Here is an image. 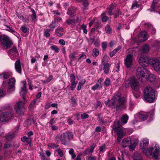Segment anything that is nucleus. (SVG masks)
I'll list each match as a JSON object with an SVG mask.
<instances>
[{
    "label": "nucleus",
    "mask_w": 160,
    "mask_h": 160,
    "mask_svg": "<svg viewBox=\"0 0 160 160\" xmlns=\"http://www.w3.org/2000/svg\"><path fill=\"white\" fill-rule=\"evenodd\" d=\"M48 146L49 148H51L53 149H54L58 147L59 146L54 143H49L48 145Z\"/></svg>",
    "instance_id": "37"
},
{
    "label": "nucleus",
    "mask_w": 160,
    "mask_h": 160,
    "mask_svg": "<svg viewBox=\"0 0 160 160\" xmlns=\"http://www.w3.org/2000/svg\"><path fill=\"white\" fill-rule=\"evenodd\" d=\"M151 59L147 57H141L139 59V63L141 66L145 67L148 66L149 64Z\"/></svg>",
    "instance_id": "11"
},
{
    "label": "nucleus",
    "mask_w": 160,
    "mask_h": 160,
    "mask_svg": "<svg viewBox=\"0 0 160 160\" xmlns=\"http://www.w3.org/2000/svg\"><path fill=\"white\" fill-rule=\"evenodd\" d=\"M113 101L109 104L111 107H114L117 112H119L122 109L125 108L124 99L118 95L114 96L112 98Z\"/></svg>",
    "instance_id": "2"
},
{
    "label": "nucleus",
    "mask_w": 160,
    "mask_h": 160,
    "mask_svg": "<svg viewBox=\"0 0 160 160\" xmlns=\"http://www.w3.org/2000/svg\"><path fill=\"white\" fill-rule=\"evenodd\" d=\"M140 157H141V158H142V156L141 155V154H140V153H135V154H134V156L133 158H136V159H139V158Z\"/></svg>",
    "instance_id": "59"
},
{
    "label": "nucleus",
    "mask_w": 160,
    "mask_h": 160,
    "mask_svg": "<svg viewBox=\"0 0 160 160\" xmlns=\"http://www.w3.org/2000/svg\"><path fill=\"white\" fill-rule=\"evenodd\" d=\"M115 4L112 3L107 8V13L109 15H111L114 14L112 10L115 8Z\"/></svg>",
    "instance_id": "21"
},
{
    "label": "nucleus",
    "mask_w": 160,
    "mask_h": 160,
    "mask_svg": "<svg viewBox=\"0 0 160 160\" xmlns=\"http://www.w3.org/2000/svg\"><path fill=\"white\" fill-rule=\"evenodd\" d=\"M105 144L102 145L100 147L99 150L100 152H103L105 148Z\"/></svg>",
    "instance_id": "55"
},
{
    "label": "nucleus",
    "mask_w": 160,
    "mask_h": 160,
    "mask_svg": "<svg viewBox=\"0 0 160 160\" xmlns=\"http://www.w3.org/2000/svg\"><path fill=\"white\" fill-rule=\"evenodd\" d=\"M15 65L16 71L18 73L21 74L22 73V69L20 60H17L15 63Z\"/></svg>",
    "instance_id": "18"
},
{
    "label": "nucleus",
    "mask_w": 160,
    "mask_h": 160,
    "mask_svg": "<svg viewBox=\"0 0 160 160\" xmlns=\"http://www.w3.org/2000/svg\"><path fill=\"white\" fill-rule=\"evenodd\" d=\"M154 114V111L152 110L149 112L148 113L147 116L149 117L150 118H152Z\"/></svg>",
    "instance_id": "49"
},
{
    "label": "nucleus",
    "mask_w": 160,
    "mask_h": 160,
    "mask_svg": "<svg viewBox=\"0 0 160 160\" xmlns=\"http://www.w3.org/2000/svg\"><path fill=\"white\" fill-rule=\"evenodd\" d=\"M50 30L49 29H47L44 32V35L46 37H48L50 36V34L49 33V32L50 31Z\"/></svg>",
    "instance_id": "53"
},
{
    "label": "nucleus",
    "mask_w": 160,
    "mask_h": 160,
    "mask_svg": "<svg viewBox=\"0 0 160 160\" xmlns=\"http://www.w3.org/2000/svg\"><path fill=\"white\" fill-rule=\"evenodd\" d=\"M132 57L130 54H128L125 60V64L128 68L130 67L132 65Z\"/></svg>",
    "instance_id": "14"
},
{
    "label": "nucleus",
    "mask_w": 160,
    "mask_h": 160,
    "mask_svg": "<svg viewBox=\"0 0 160 160\" xmlns=\"http://www.w3.org/2000/svg\"><path fill=\"white\" fill-rule=\"evenodd\" d=\"M18 53L17 48L15 46H14L13 48L8 51V54L10 56H13L16 53Z\"/></svg>",
    "instance_id": "20"
},
{
    "label": "nucleus",
    "mask_w": 160,
    "mask_h": 160,
    "mask_svg": "<svg viewBox=\"0 0 160 160\" xmlns=\"http://www.w3.org/2000/svg\"><path fill=\"white\" fill-rule=\"evenodd\" d=\"M23 84V86L22 87L21 90L20 92V94L23 100H25V95L27 92V89L26 88V82L25 80L23 81L22 82Z\"/></svg>",
    "instance_id": "13"
},
{
    "label": "nucleus",
    "mask_w": 160,
    "mask_h": 160,
    "mask_svg": "<svg viewBox=\"0 0 160 160\" xmlns=\"http://www.w3.org/2000/svg\"><path fill=\"white\" fill-rule=\"evenodd\" d=\"M0 117V122H2L12 118L13 117V114L11 112H4L1 114Z\"/></svg>",
    "instance_id": "9"
},
{
    "label": "nucleus",
    "mask_w": 160,
    "mask_h": 160,
    "mask_svg": "<svg viewBox=\"0 0 160 160\" xmlns=\"http://www.w3.org/2000/svg\"><path fill=\"white\" fill-rule=\"evenodd\" d=\"M24 102L19 101L15 106V109L17 114L19 115L24 114V104L26 102V99Z\"/></svg>",
    "instance_id": "8"
},
{
    "label": "nucleus",
    "mask_w": 160,
    "mask_h": 160,
    "mask_svg": "<svg viewBox=\"0 0 160 160\" xmlns=\"http://www.w3.org/2000/svg\"><path fill=\"white\" fill-rule=\"evenodd\" d=\"M5 26L7 27L6 30L8 31H9L11 32H15V31L12 29V27H11L7 25H5Z\"/></svg>",
    "instance_id": "51"
},
{
    "label": "nucleus",
    "mask_w": 160,
    "mask_h": 160,
    "mask_svg": "<svg viewBox=\"0 0 160 160\" xmlns=\"http://www.w3.org/2000/svg\"><path fill=\"white\" fill-rule=\"evenodd\" d=\"M138 117L142 120L144 121L147 119L148 117V116L147 115H144L141 113L139 114Z\"/></svg>",
    "instance_id": "33"
},
{
    "label": "nucleus",
    "mask_w": 160,
    "mask_h": 160,
    "mask_svg": "<svg viewBox=\"0 0 160 160\" xmlns=\"http://www.w3.org/2000/svg\"><path fill=\"white\" fill-rule=\"evenodd\" d=\"M105 30L106 32L108 34H111L112 32L111 29L110 27V26L109 25H106L105 28Z\"/></svg>",
    "instance_id": "36"
},
{
    "label": "nucleus",
    "mask_w": 160,
    "mask_h": 160,
    "mask_svg": "<svg viewBox=\"0 0 160 160\" xmlns=\"http://www.w3.org/2000/svg\"><path fill=\"white\" fill-rule=\"evenodd\" d=\"M122 145L124 148L129 147L130 149H131L132 146L131 138H128L123 139L122 141Z\"/></svg>",
    "instance_id": "15"
},
{
    "label": "nucleus",
    "mask_w": 160,
    "mask_h": 160,
    "mask_svg": "<svg viewBox=\"0 0 160 160\" xmlns=\"http://www.w3.org/2000/svg\"><path fill=\"white\" fill-rule=\"evenodd\" d=\"M73 138V134L72 132L69 131L62 133L60 135L57 136L55 140L57 142H61V143L65 145Z\"/></svg>",
    "instance_id": "3"
},
{
    "label": "nucleus",
    "mask_w": 160,
    "mask_h": 160,
    "mask_svg": "<svg viewBox=\"0 0 160 160\" xmlns=\"http://www.w3.org/2000/svg\"><path fill=\"white\" fill-rule=\"evenodd\" d=\"M82 29L83 30V32L87 34V31L86 29V26L85 25L83 24L82 26Z\"/></svg>",
    "instance_id": "61"
},
{
    "label": "nucleus",
    "mask_w": 160,
    "mask_h": 160,
    "mask_svg": "<svg viewBox=\"0 0 160 160\" xmlns=\"http://www.w3.org/2000/svg\"><path fill=\"white\" fill-rule=\"evenodd\" d=\"M5 95V92L2 88L0 89V97H3Z\"/></svg>",
    "instance_id": "54"
},
{
    "label": "nucleus",
    "mask_w": 160,
    "mask_h": 160,
    "mask_svg": "<svg viewBox=\"0 0 160 160\" xmlns=\"http://www.w3.org/2000/svg\"><path fill=\"white\" fill-rule=\"evenodd\" d=\"M64 29L61 27L57 28L55 31V33L58 37H61L62 36L63 34L62 33H60L59 32H63Z\"/></svg>",
    "instance_id": "26"
},
{
    "label": "nucleus",
    "mask_w": 160,
    "mask_h": 160,
    "mask_svg": "<svg viewBox=\"0 0 160 160\" xmlns=\"http://www.w3.org/2000/svg\"><path fill=\"white\" fill-rule=\"evenodd\" d=\"M107 42H103L102 43V49L104 51L105 50L106 48H107Z\"/></svg>",
    "instance_id": "57"
},
{
    "label": "nucleus",
    "mask_w": 160,
    "mask_h": 160,
    "mask_svg": "<svg viewBox=\"0 0 160 160\" xmlns=\"http://www.w3.org/2000/svg\"><path fill=\"white\" fill-rule=\"evenodd\" d=\"M11 146V144L9 143L6 142L4 144V148L6 149H8Z\"/></svg>",
    "instance_id": "64"
},
{
    "label": "nucleus",
    "mask_w": 160,
    "mask_h": 160,
    "mask_svg": "<svg viewBox=\"0 0 160 160\" xmlns=\"http://www.w3.org/2000/svg\"><path fill=\"white\" fill-rule=\"evenodd\" d=\"M69 153L71 155L72 159H73L75 158L76 156L74 153V150L72 148L69 149Z\"/></svg>",
    "instance_id": "38"
},
{
    "label": "nucleus",
    "mask_w": 160,
    "mask_h": 160,
    "mask_svg": "<svg viewBox=\"0 0 160 160\" xmlns=\"http://www.w3.org/2000/svg\"><path fill=\"white\" fill-rule=\"evenodd\" d=\"M88 115L86 113H83L81 115V117L82 119H85L88 118Z\"/></svg>",
    "instance_id": "60"
},
{
    "label": "nucleus",
    "mask_w": 160,
    "mask_h": 160,
    "mask_svg": "<svg viewBox=\"0 0 160 160\" xmlns=\"http://www.w3.org/2000/svg\"><path fill=\"white\" fill-rule=\"evenodd\" d=\"M36 103V101L35 100L31 102L29 105V108L31 110H32L34 109Z\"/></svg>",
    "instance_id": "40"
},
{
    "label": "nucleus",
    "mask_w": 160,
    "mask_h": 160,
    "mask_svg": "<svg viewBox=\"0 0 160 160\" xmlns=\"http://www.w3.org/2000/svg\"><path fill=\"white\" fill-rule=\"evenodd\" d=\"M15 136V135L14 134H8V135H7L6 136V139L8 140H10L11 139H12Z\"/></svg>",
    "instance_id": "39"
},
{
    "label": "nucleus",
    "mask_w": 160,
    "mask_h": 160,
    "mask_svg": "<svg viewBox=\"0 0 160 160\" xmlns=\"http://www.w3.org/2000/svg\"><path fill=\"white\" fill-rule=\"evenodd\" d=\"M149 50V47L148 44H146L143 45L141 49V52L142 54H146Z\"/></svg>",
    "instance_id": "22"
},
{
    "label": "nucleus",
    "mask_w": 160,
    "mask_h": 160,
    "mask_svg": "<svg viewBox=\"0 0 160 160\" xmlns=\"http://www.w3.org/2000/svg\"><path fill=\"white\" fill-rule=\"evenodd\" d=\"M99 53L98 50L97 48H94L92 50V56L94 57H96L98 56Z\"/></svg>",
    "instance_id": "32"
},
{
    "label": "nucleus",
    "mask_w": 160,
    "mask_h": 160,
    "mask_svg": "<svg viewBox=\"0 0 160 160\" xmlns=\"http://www.w3.org/2000/svg\"><path fill=\"white\" fill-rule=\"evenodd\" d=\"M28 83L29 85V88L30 90H32V81L31 80L28 79Z\"/></svg>",
    "instance_id": "63"
},
{
    "label": "nucleus",
    "mask_w": 160,
    "mask_h": 160,
    "mask_svg": "<svg viewBox=\"0 0 160 160\" xmlns=\"http://www.w3.org/2000/svg\"><path fill=\"white\" fill-rule=\"evenodd\" d=\"M9 77V75L8 72H4L0 74V78L3 79H6Z\"/></svg>",
    "instance_id": "30"
},
{
    "label": "nucleus",
    "mask_w": 160,
    "mask_h": 160,
    "mask_svg": "<svg viewBox=\"0 0 160 160\" xmlns=\"http://www.w3.org/2000/svg\"><path fill=\"white\" fill-rule=\"evenodd\" d=\"M141 35L143 38V42L146 41L148 39V32L146 31L141 32Z\"/></svg>",
    "instance_id": "29"
},
{
    "label": "nucleus",
    "mask_w": 160,
    "mask_h": 160,
    "mask_svg": "<svg viewBox=\"0 0 160 160\" xmlns=\"http://www.w3.org/2000/svg\"><path fill=\"white\" fill-rule=\"evenodd\" d=\"M0 40L1 43L7 49L10 48L12 45V42L9 38L7 37L2 36L1 37Z\"/></svg>",
    "instance_id": "10"
},
{
    "label": "nucleus",
    "mask_w": 160,
    "mask_h": 160,
    "mask_svg": "<svg viewBox=\"0 0 160 160\" xmlns=\"http://www.w3.org/2000/svg\"><path fill=\"white\" fill-rule=\"evenodd\" d=\"M77 81H75L74 82H71V89L72 90H74V88L76 87L77 84Z\"/></svg>",
    "instance_id": "48"
},
{
    "label": "nucleus",
    "mask_w": 160,
    "mask_h": 160,
    "mask_svg": "<svg viewBox=\"0 0 160 160\" xmlns=\"http://www.w3.org/2000/svg\"><path fill=\"white\" fill-rule=\"evenodd\" d=\"M77 52L75 51H74L72 53H71L69 55V58L70 60V62L72 63V61L74 60L76 58L75 55H76Z\"/></svg>",
    "instance_id": "27"
},
{
    "label": "nucleus",
    "mask_w": 160,
    "mask_h": 160,
    "mask_svg": "<svg viewBox=\"0 0 160 160\" xmlns=\"http://www.w3.org/2000/svg\"><path fill=\"white\" fill-rule=\"evenodd\" d=\"M105 14L106 13L104 12L101 15L102 17V21L103 22H106L108 19V17L106 16Z\"/></svg>",
    "instance_id": "43"
},
{
    "label": "nucleus",
    "mask_w": 160,
    "mask_h": 160,
    "mask_svg": "<svg viewBox=\"0 0 160 160\" xmlns=\"http://www.w3.org/2000/svg\"><path fill=\"white\" fill-rule=\"evenodd\" d=\"M85 82L86 81L85 79H83L79 82L78 86L77 88V90H78L79 91L81 89V86L84 84Z\"/></svg>",
    "instance_id": "31"
},
{
    "label": "nucleus",
    "mask_w": 160,
    "mask_h": 160,
    "mask_svg": "<svg viewBox=\"0 0 160 160\" xmlns=\"http://www.w3.org/2000/svg\"><path fill=\"white\" fill-rule=\"evenodd\" d=\"M102 79L100 78L97 82L96 85L92 88V89L93 90H95L102 88Z\"/></svg>",
    "instance_id": "16"
},
{
    "label": "nucleus",
    "mask_w": 160,
    "mask_h": 160,
    "mask_svg": "<svg viewBox=\"0 0 160 160\" xmlns=\"http://www.w3.org/2000/svg\"><path fill=\"white\" fill-rule=\"evenodd\" d=\"M15 83V79L12 78L9 79L8 82V88L9 89H12L13 90V87Z\"/></svg>",
    "instance_id": "24"
},
{
    "label": "nucleus",
    "mask_w": 160,
    "mask_h": 160,
    "mask_svg": "<svg viewBox=\"0 0 160 160\" xmlns=\"http://www.w3.org/2000/svg\"><path fill=\"white\" fill-rule=\"evenodd\" d=\"M104 72L106 74H108L110 70V65L108 63H106L103 67Z\"/></svg>",
    "instance_id": "28"
},
{
    "label": "nucleus",
    "mask_w": 160,
    "mask_h": 160,
    "mask_svg": "<svg viewBox=\"0 0 160 160\" xmlns=\"http://www.w3.org/2000/svg\"><path fill=\"white\" fill-rule=\"evenodd\" d=\"M56 25L55 24V22H52V23L50 24V30L52 31L55 28Z\"/></svg>",
    "instance_id": "46"
},
{
    "label": "nucleus",
    "mask_w": 160,
    "mask_h": 160,
    "mask_svg": "<svg viewBox=\"0 0 160 160\" xmlns=\"http://www.w3.org/2000/svg\"><path fill=\"white\" fill-rule=\"evenodd\" d=\"M146 78H147L148 80L152 82L154 80L155 77L153 74L151 73L148 71Z\"/></svg>",
    "instance_id": "23"
},
{
    "label": "nucleus",
    "mask_w": 160,
    "mask_h": 160,
    "mask_svg": "<svg viewBox=\"0 0 160 160\" xmlns=\"http://www.w3.org/2000/svg\"><path fill=\"white\" fill-rule=\"evenodd\" d=\"M128 116L127 114H124L122 115L119 118L118 121H120V122L122 124V125L126 124L128 122Z\"/></svg>",
    "instance_id": "17"
},
{
    "label": "nucleus",
    "mask_w": 160,
    "mask_h": 160,
    "mask_svg": "<svg viewBox=\"0 0 160 160\" xmlns=\"http://www.w3.org/2000/svg\"><path fill=\"white\" fill-rule=\"evenodd\" d=\"M148 144V140H143L142 144H140V149L142 150L144 153L145 152L146 155L147 156L149 155H151L153 158L155 159H158V158L160 155V151L159 150V148L156 146L154 148H148L147 150L145 149V148Z\"/></svg>",
    "instance_id": "1"
},
{
    "label": "nucleus",
    "mask_w": 160,
    "mask_h": 160,
    "mask_svg": "<svg viewBox=\"0 0 160 160\" xmlns=\"http://www.w3.org/2000/svg\"><path fill=\"white\" fill-rule=\"evenodd\" d=\"M154 69L158 72H160V62L156 58H153L151 61Z\"/></svg>",
    "instance_id": "12"
},
{
    "label": "nucleus",
    "mask_w": 160,
    "mask_h": 160,
    "mask_svg": "<svg viewBox=\"0 0 160 160\" xmlns=\"http://www.w3.org/2000/svg\"><path fill=\"white\" fill-rule=\"evenodd\" d=\"M71 102L73 104V106H75L76 105V99L73 97H72L71 99Z\"/></svg>",
    "instance_id": "58"
},
{
    "label": "nucleus",
    "mask_w": 160,
    "mask_h": 160,
    "mask_svg": "<svg viewBox=\"0 0 160 160\" xmlns=\"http://www.w3.org/2000/svg\"><path fill=\"white\" fill-rule=\"evenodd\" d=\"M139 7V5L137 2L135 1L132 5L131 8V9H135Z\"/></svg>",
    "instance_id": "44"
},
{
    "label": "nucleus",
    "mask_w": 160,
    "mask_h": 160,
    "mask_svg": "<svg viewBox=\"0 0 160 160\" xmlns=\"http://www.w3.org/2000/svg\"><path fill=\"white\" fill-rule=\"evenodd\" d=\"M145 26L147 28H148L149 31H150L152 34H154L156 32V29L154 28L150 23H146L144 24Z\"/></svg>",
    "instance_id": "19"
},
{
    "label": "nucleus",
    "mask_w": 160,
    "mask_h": 160,
    "mask_svg": "<svg viewBox=\"0 0 160 160\" xmlns=\"http://www.w3.org/2000/svg\"><path fill=\"white\" fill-rule=\"evenodd\" d=\"M148 70L145 68L143 67H138L136 71V75L137 77L141 82L143 81V78H144L145 76H147Z\"/></svg>",
    "instance_id": "7"
},
{
    "label": "nucleus",
    "mask_w": 160,
    "mask_h": 160,
    "mask_svg": "<svg viewBox=\"0 0 160 160\" xmlns=\"http://www.w3.org/2000/svg\"><path fill=\"white\" fill-rule=\"evenodd\" d=\"M51 48L52 50H54L56 52L58 53L59 52V48L55 45H52L51 47Z\"/></svg>",
    "instance_id": "47"
},
{
    "label": "nucleus",
    "mask_w": 160,
    "mask_h": 160,
    "mask_svg": "<svg viewBox=\"0 0 160 160\" xmlns=\"http://www.w3.org/2000/svg\"><path fill=\"white\" fill-rule=\"evenodd\" d=\"M82 1L79 2H82V4L83 6V8L85 9V8L87 7L88 5V2L87 1Z\"/></svg>",
    "instance_id": "45"
},
{
    "label": "nucleus",
    "mask_w": 160,
    "mask_h": 160,
    "mask_svg": "<svg viewBox=\"0 0 160 160\" xmlns=\"http://www.w3.org/2000/svg\"><path fill=\"white\" fill-rule=\"evenodd\" d=\"M144 97L145 100L148 102H152L155 98V93L151 87L148 86L144 89Z\"/></svg>",
    "instance_id": "4"
},
{
    "label": "nucleus",
    "mask_w": 160,
    "mask_h": 160,
    "mask_svg": "<svg viewBox=\"0 0 160 160\" xmlns=\"http://www.w3.org/2000/svg\"><path fill=\"white\" fill-rule=\"evenodd\" d=\"M122 125V124L120 121H114L113 130L117 132L118 136L119 138H123L126 133L123 129L120 128Z\"/></svg>",
    "instance_id": "6"
},
{
    "label": "nucleus",
    "mask_w": 160,
    "mask_h": 160,
    "mask_svg": "<svg viewBox=\"0 0 160 160\" xmlns=\"http://www.w3.org/2000/svg\"><path fill=\"white\" fill-rule=\"evenodd\" d=\"M40 156L41 157V158L43 160H50L49 158H46L45 155V153L42 151L39 152Z\"/></svg>",
    "instance_id": "35"
},
{
    "label": "nucleus",
    "mask_w": 160,
    "mask_h": 160,
    "mask_svg": "<svg viewBox=\"0 0 160 160\" xmlns=\"http://www.w3.org/2000/svg\"><path fill=\"white\" fill-rule=\"evenodd\" d=\"M110 81L109 79L108 78H106L105 81L104 82V86H105L106 87H108L110 84Z\"/></svg>",
    "instance_id": "42"
},
{
    "label": "nucleus",
    "mask_w": 160,
    "mask_h": 160,
    "mask_svg": "<svg viewBox=\"0 0 160 160\" xmlns=\"http://www.w3.org/2000/svg\"><path fill=\"white\" fill-rule=\"evenodd\" d=\"M66 22L68 25H70V24L73 25L75 23V20L74 19H68L66 20Z\"/></svg>",
    "instance_id": "34"
},
{
    "label": "nucleus",
    "mask_w": 160,
    "mask_h": 160,
    "mask_svg": "<svg viewBox=\"0 0 160 160\" xmlns=\"http://www.w3.org/2000/svg\"><path fill=\"white\" fill-rule=\"evenodd\" d=\"M53 78V76H50L46 80L44 81L43 82L44 83H48L51 81Z\"/></svg>",
    "instance_id": "52"
},
{
    "label": "nucleus",
    "mask_w": 160,
    "mask_h": 160,
    "mask_svg": "<svg viewBox=\"0 0 160 160\" xmlns=\"http://www.w3.org/2000/svg\"><path fill=\"white\" fill-rule=\"evenodd\" d=\"M129 86L133 89L137 90L139 88V83L134 77H132L126 82L125 84L126 88H128Z\"/></svg>",
    "instance_id": "5"
},
{
    "label": "nucleus",
    "mask_w": 160,
    "mask_h": 160,
    "mask_svg": "<svg viewBox=\"0 0 160 160\" xmlns=\"http://www.w3.org/2000/svg\"><path fill=\"white\" fill-rule=\"evenodd\" d=\"M75 13V10L73 7H69L68 8L67 13L71 16H73Z\"/></svg>",
    "instance_id": "25"
},
{
    "label": "nucleus",
    "mask_w": 160,
    "mask_h": 160,
    "mask_svg": "<svg viewBox=\"0 0 160 160\" xmlns=\"http://www.w3.org/2000/svg\"><path fill=\"white\" fill-rule=\"evenodd\" d=\"M122 12L119 10L116 11V12L114 14V17L117 18L119 14H121Z\"/></svg>",
    "instance_id": "56"
},
{
    "label": "nucleus",
    "mask_w": 160,
    "mask_h": 160,
    "mask_svg": "<svg viewBox=\"0 0 160 160\" xmlns=\"http://www.w3.org/2000/svg\"><path fill=\"white\" fill-rule=\"evenodd\" d=\"M70 82H75V75L73 74H71L70 75Z\"/></svg>",
    "instance_id": "50"
},
{
    "label": "nucleus",
    "mask_w": 160,
    "mask_h": 160,
    "mask_svg": "<svg viewBox=\"0 0 160 160\" xmlns=\"http://www.w3.org/2000/svg\"><path fill=\"white\" fill-rule=\"evenodd\" d=\"M20 30L24 33H26L29 30V28L26 27L24 26H22L20 28Z\"/></svg>",
    "instance_id": "41"
},
{
    "label": "nucleus",
    "mask_w": 160,
    "mask_h": 160,
    "mask_svg": "<svg viewBox=\"0 0 160 160\" xmlns=\"http://www.w3.org/2000/svg\"><path fill=\"white\" fill-rule=\"evenodd\" d=\"M158 3L157 1H153L151 7L152 9H154L155 7H156V4Z\"/></svg>",
    "instance_id": "62"
}]
</instances>
